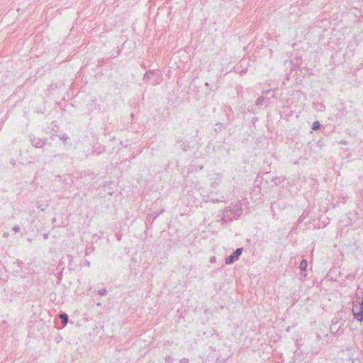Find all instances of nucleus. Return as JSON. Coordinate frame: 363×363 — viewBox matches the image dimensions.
<instances>
[{
	"label": "nucleus",
	"instance_id": "f257e3e1",
	"mask_svg": "<svg viewBox=\"0 0 363 363\" xmlns=\"http://www.w3.org/2000/svg\"><path fill=\"white\" fill-rule=\"evenodd\" d=\"M242 208L240 204H235L226 207L222 215V220L224 223L231 222L233 220H237L242 214Z\"/></svg>",
	"mask_w": 363,
	"mask_h": 363
},
{
	"label": "nucleus",
	"instance_id": "f03ea898",
	"mask_svg": "<svg viewBox=\"0 0 363 363\" xmlns=\"http://www.w3.org/2000/svg\"><path fill=\"white\" fill-rule=\"evenodd\" d=\"M357 299L353 301L352 313L354 317L359 321L363 320V291H357Z\"/></svg>",
	"mask_w": 363,
	"mask_h": 363
},
{
	"label": "nucleus",
	"instance_id": "7ed1b4c3",
	"mask_svg": "<svg viewBox=\"0 0 363 363\" xmlns=\"http://www.w3.org/2000/svg\"><path fill=\"white\" fill-rule=\"evenodd\" d=\"M357 299L353 301L352 313L354 317L359 321L363 320V291H357Z\"/></svg>",
	"mask_w": 363,
	"mask_h": 363
},
{
	"label": "nucleus",
	"instance_id": "20e7f679",
	"mask_svg": "<svg viewBox=\"0 0 363 363\" xmlns=\"http://www.w3.org/2000/svg\"><path fill=\"white\" fill-rule=\"evenodd\" d=\"M243 248L239 247L237 248L231 255L228 256L225 259V263L227 265L232 264L235 260H237L239 257L242 253Z\"/></svg>",
	"mask_w": 363,
	"mask_h": 363
},
{
	"label": "nucleus",
	"instance_id": "39448f33",
	"mask_svg": "<svg viewBox=\"0 0 363 363\" xmlns=\"http://www.w3.org/2000/svg\"><path fill=\"white\" fill-rule=\"evenodd\" d=\"M30 141L34 147L41 148L45 145L47 140L45 138H38L34 137L30 139Z\"/></svg>",
	"mask_w": 363,
	"mask_h": 363
},
{
	"label": "nucleus",
	"instance_id": "423d86ee",
	"mask_svg": "<svg viewBox=\"0 0 363 363\" xmlns=\"http://www.w3.org/2000/svg\"><path fill=\"white\" fill-rule=\"evenodd\" d=\"M222 180H223V174H215L213 175V181L211 182V186L213 188H216L222 182Z\"/></svg>",
	"mask_w": 363,
	"mask_h": 363
},
{
	"label": "nucleus",
	"instance_id": "0eeeda50",
	"mask_svg": "<svg viewBox=\"0 0 363 363\" xmlns=\"http://www.w3.org/2000/svg\"><path fill=\"white\" fill-rule=\"evenodd\" d=\"M59 317L62 321V325L64 326L66 325L67 324L68 320H69V317H68L67 314H66L65 313H62L59 314Z\"/></svg>",
	"mask_w": 363,
	"mask_h": 363
},
{
	"label": "nucleus",
	"instance_id": "6e6552de",
	"mask_svg": "<svg viewBox=\"0 0 363 363\" xmlns=\"http://www.w3.org/2000/svg\"><path fill=\"white\" fill-rule=\"evenodd\" d=\"M155 74V70H149L144 74V79H150Z\"/></svg>",
	"mask_w": 363,
	"mask_h": 363
},
{
	"label": "nucleus",
	"instance_id": "1a4fd4ad",
	"mask_svg": "<svg viewBox=\"0 0 363 363\" xmlns=\"http://www.w3.org/2000/svg\"><path fill=\"white\" fill-rule=\"evenodd\" d=\"M307 266H308L307 261L306 259L301 260L300 265H299V269L301 271V272L306 271Z\"/></svg>",
	"mask_w": 363,
	"mask_h": 363
},
{
	"label": "nucleus",
	"instance_id": "9d476101",
	"mask_svg": "<svg viewBox=\"0 0 363 363\" xmlns=\"http://www.w3.org/2000/svg\"><path fill=\"white\" fill-rule=\"evenodd\" d=\"M180 147L184 151H187L189 148V143L187 141H179Z\"/></svg>",
	"mask_w": 363,
	"mask_h": 363
},
{
	"label": "nucleus",
	"instance_id": "9b49d317",
	"mask_svg": "<svg viewBox=\"0 0 363 363\" xmlns=\"http://www.w3.org/2000/svg\"><path fill=\"white\" fill-rule=\"evenodd\" d=\"M264 100H268V98H266V97H264L263 96H261L257 98V99L256 100L255 104H256L257 106L262 105L264 101Z\"/></svg>",
	"mask_w": 363,
	"mask_h": 363
},
{
	"label": "nucleus",
	"instance_id": "f8f14e48",
	"mask_svg": "<svg viewBox=\"0 0 363 363\" xmlns=\"http://www.w3.org/2000/svg\"><path fill=\"white\" fill-rule=\"evenodd\" d=\"M321 125L318 121H315L312 125V129L314 130H318Z\"/></svg>",
	"mask_w": 363,
	"mask_h": 363
},
{
	"label": "nucleus",
	"instance_id": "ddd939ff",
	"mask_svg": "<svg viewBox=\"0 0 363 363\" xmlns=\"http://www.w3.org/2000/svg\"><path fill=\"white\" fill-rule=\"evenodd\" d=\"M165 363H173L174 358L172 357L170 355H167L164 358Z\"/></svg>",
	"mask_w": 363,
	"mask_h": 363
},
{
	"label": "nucleus",
	"instance_id": "4468645a",
	"mask_svg": "<svg viewBox=\"0 0 363 363\" xmlns=\"http://www.w3.org/2000/svg\"><path fill=\"white\" fill-rule=\"evenodd\" d=\"M272 182L275 185H279L283 182V180H281L279 177H274L272 179Z\"/></svg>",
	"mask_w": 363,
	"mask_h": 363
},
{
	"label": "nucleus",
	"instance_id": "2eb2a0df",
	"mask_svg": "<svg viewBox=\"0 0 363 363\" xmlns=\"http://www.w3.org/2000/svg\"><path fill=\"white\" fill-rule=\"evenodd\" d=\"M98 294L100 296H105L107 294V291H106V289L105 288L104 289H101L98 291Z\"/></svg>",
	"mask_w": 363,
	"mask_h": 363
},
{
	"label": "nucleus",
	"instance_id": "dca6fc26",
	"mask_svg": "<svg viewBox=\"0 0 363 363\" xmlns=\"http://www.w3.org/2000/svg\"><path fill=\"white\" fill-rule=\"evenodd\" d=\"M12 230L15 232V233H19L20 230H21V228L19 227V225H16L13 227Z\"/></svg>",
	"mask_w": 363,
	"mask_h": 363
},
{
	"label": "nucleus",
	"instance_id": "f3484780",
	"mask_svg": "<svg viewBox=\"0 0 363 363\" xmlns=\"http://www.w3.org/2000/svg\"><path fill=\"white\" fill-rule=\"evenodd\" d=\"M180 363H189V359L186 358H183L180 360Z\"/></svg>",
	"mask_w": 363,
	"mask_h": 363
},
{
	"label": "nucleus",
	"instance_id": "a211bd4d",
	"mask_svg": "<svg viewBox=\"0 0 363 363\" xmlns=\"http://www.w3.org/2000/svg\"><path fill=\"white\" fill-rule=\"evenodd\" d=\"M43 237L45 240H47L48 238V233H44Z\"/></svg>",
	"mask_w": 363,
	"mask_h": 363
},
{
	"label": "nucleus",
	"instance_id": "6ab92c4d",
	"mask_svg": "<svg viewBox=\"0 0 363 363\" xmlns=\"http://www.w3.org/2000/svg\"><path fill=\"white\" fill-rule=\"evenodd\" d=\"M84 263H85L86 266H87V267L90 266V262L89 260H85Z\"/></svg>",
	"mask_w": 363,
	"mask_h": 363
},
{
	"label": "nucleus",
	"instance_id": "aec40b11",
	"mask_svg": "<svg viewBox=\"0 0 363 363\" xmlns=\"http://www.w3.org/2000/svg\"><path fill=\"white\" fill-rule=\"evenodd\" d=\"M271 91H272V90H266V91H264L262 93L267 94H269Z\"/></svg>",
	"mask_w": 363,
	"mask_h": 363
},
{
	"label": "nucleus",
	"instance_id": "412c9836",
	"mask_svg": "<svg viewBox=\"0 0 363 363\" xmlns=\"http://www.w3.org/2000/svg\"><path fill=\"white\" fill-rule=\"evenodd\" d=\"M215 260H216L215 257H213L211 258L210 262L212 263V262H214Z\"/></svg>",
	"mask_w": 363,
	"mask_h": 363
},
{
	"label": "nucleus",
	"instance_id": "4be33fe9",
	"mask_svg": "<svg viewBox=\"0 0 363 363\" xmlns=\"http://www.w3.org/2000/svg\"><path fill=\"white\" fill-rule=\"evenodd\" d=\"M11 164H12L13 165H15V164H16V162H15V161H14L13 160H12L11 161Z\"/></svg>",
	"mask_w": 363,
	"mask_h": 363
},
{
	"label": "nucleus",
	"instance_id": "5701e85b",
	"mask_svg": "<svg viewBox=\"0 0 363 363\" xmlns=\"http://www.w3.org/2000/svg\"><path fill=\"white\" fill-rule=\"evenodd\" d=\"M52 223H55V222H56V218H53L52 219Z\"/></svg>",
	"mask_w": 363,
	"mask_h": 363
},
{
	"label": "nucleus",
	"instance_id": "b1692460",
	"mask_svg": "<svg viewBox=\"0 0 363 363\" xmlns=\"http://www.w3.org/2000/svg\"><path fill=\"white\" fill-rule=\"evenodd\" d=\"M89 255V252H88V250H86V252H85V255L87 256Z\"/></svg>",
	"mask_w": 363,
	"mask_h": 363
},
{
	"label": "nucleus",
	"instance_id": "393cba45",
	"mask_svg": "<svg viewBox=\"0 0 363 363\" xmlns=\"http://www.w3.org/2000/svg\"><path fill=\"white\" fill-rule=\"evenodd\" d=\"M199 169H203V166H200V167H199Z\"/></svg>",
	"mask_w": 363,
	"mask_h": 363
}]
</instances>
